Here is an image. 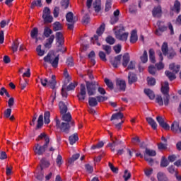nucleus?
I'll return each mask as SVG.
<instances>
[{
    "label": "nucleus",
    "instance_id": "obj_1",
    "mask_svg": "<svg viewBox=\"0 0 181 181\" xmlns=\"http://www.w3.org/2000/svg\"><path fill=\"white\" fill-rule=\"evenodd\" d=\"M44 37H47L46 42L44 45L45 49H51L53 42H54V35H53V30L49 27H45L43 31Z\"/></svg>",
    "mask_w": 181,
    "mask_h": 181
},
{
    "label": "nucleus",
    "instance_id": "obj_2",
    "mask_svg": "<svg viewBox=\"0 0 181 181\" xmlns=\"http://www.w3.org/2000/svg\"><path fill=\"white\" fill-rule=\"evenodd\" d=\"M56 122V127L58 129H60L61 132H64V134H69L70 132V128L71 127H74V122H72L71 123L69 122H60V120L59 119H55Z\"/></svg>",
    "mask_w": 181,
    "mask_h": 181
},
{
    "label": "nucleus",
    "instance_id": "obj_3",
    "mask_svg": "<svg viewBox=\"0 0 181 181\" xmlns=\"http://www.w3.org/2000/svg\"><path fill=\"white\" fill-rule=\"evenodd\" d=\"M43 60L44 62H45V63H49V64H51V66H52L54 69H57V67L59 66V55L54 57V54H52V52H48L47 56L44 57Z\"/></svg>",
    "mask_w": 181,
    "mask_h": 181
},
{
    "label": "nucleus",
    "instance_id": "obj_4",
    "mask_svg": "<svg viewBox=\"0 0 181 181\" xmlns=\"http://www.w3.org/2000/svg\"><path fill=\"white\" fill-rule=\"evenodd\" d=\"M86 86L87 89L88 95H94L97 91L98 87V83L95 81H86Z\"/></svg>",
    "mask_w": 181,
    "mask_h": 181
},
{
    "label": "nucleus",
    "instance_id": "obj_5",
    "mask_svg": "<svg viewBox=\"0 0 181 181\" xmlns=\"http://www.w3.org/2000/svg\"><path fill=\"white\" fill-rule=\"evenodd\" d=\"M169 92V83L168 81L164 82V86L161 87V93H163V100H164V105L165 106H168L170 101V95Z\"/></svg>",
    "mask_w": 181,
    "mask_h": 181
},
{
    "label": "nucleus",
    "instance_id": "obj_6",
    "mask_svg": "<svg viewBox=\"0 0 181 181\" xmlns=\"http://www.w3.org/2000/svg\"><path fill=\"white\" fill-rule=\"evenodd\" d=\"M49 146V141H47V143H45L43 146H40L39 144H36L34 146L33 151L35 155H38V156H41L46 152V149H47Z\"/></svg>",
    "mask_w": 181,
    "mask_h": 181
},
{
    "label": "nucleus",
    "instance_id": "obj_7",
    "mask_svg": "<svg viewBox=\"0 0 181 181\" xmlns=\"http://www.w3.org/2000/svg\"><path fill=\"white\" fill-rule=\"evenodd\" d=\"M105 30V24L103 23L96 30V33L98 35H95L90 39L91 42H93V40H95V42H93V45L96 43L98 46H101V43L98 42V36H101L103 33H104Z\"/></svg>",
    "mask_w": 181,
    "mask_h": 181
},
{
    "label": "nucleus",
    "instance_id": "obj_8",
    "mask_svg": "<svg viewBox=\"0 0 181 181\" xmlns=\"http://www.w3.org/2000/svg\"><path fill=\"white\" fill-rule=\"evenodd\" d=\"M42 19L44 23H52L53 22V16L50 15V8L49 7H45L42 11Z\"/></svg>",
    "mask_w": 181,
    "mask_h": 181
},
{
    "label": "nucleus",
    "instance_id": "obj_9",
    "mask_svg": "<svg viewBox=\"0 0 181 181\" xmlns=\"http://www.w3.org/2000/svg\"><path fill=\"white\" fill-rule=\"evenodd\" d=\"M125 32V28L122 27L120 29H119L116 32V37L119 40H122V42H126V40H128V33H124Z\"/></svg>",
    "mask_w": 181,
    "mask_h": 181
},
{
    "label": "nucleus",
    "instance_id": "obj_10",
    "mask_svg": "<svg viewBox=\"0 0 181 181\" xmlns=\"http://www.w3.org/2000/svg\"><path fill=\"white\" fill-rule=\"evenodd\" d=\"M156 120L158 122V123L159 124V125L165 131H168L170 129V125L165 122V119H163V117H162V116H157L156 117Z\"/></svg>",
    "mask_w": 181,
    "mask_h": 181
},
{
    "label": "nucleus",
    "instance_id": "obj_11",
    "mask_svg": "<svg viewBox=\"0 0 181 181\" xmlns=\"http://www.w3.org/2000/svg\"><path fill=\"white\" fill-rule=\"evenodd\" d=\"M116 86L119 91H125L127 90V82L122 79L116 80Z\"/></svg>",
    "mask_w": 181,
    "mask_h": 181
},
{
    "label": "nucleus",
    "instance_id": "obj_12",
    "mask_svg": "<svg viewBox=\"0 0 181 181\" xmlns=\"http://www.w3.org/2000/svg\"><path fill=\"white\" fill-rule=\"evenodd\" d=\"M86 95H87V92L86 91V85L81 83L80 92L77 95L79 101H84V100H86Z\"/></svg>",
    "mask_w": 181,
    "mask_h": 181
},
{
    "label": "nucleus",
    "instance_id": "obj_13",
    "mask_svg": "<svg viewBox=\"0 0 181 181\" xmlns=\"http://www.w3.org/2000/svg\"><path fill=\"white\" fill-rule=\"evenodd\" d=\"M157 54L160 58V62L156 64V66L158 71H160L165 68V64L162 62H163V54L160 50L157 51Z\"/></svg>",
    "mask_w": 181,
    "mask_h": 181
},
{
    "label": "nucleus",
    "instance_id": "obj_14",
    "mask_svg": "<svg viewBox=\"0 0 181 181\" xmlns=\"http://www.w3.org/2000/svg\"><path fill=\"white\" fill-rule=\"evenodd\" d=\"M58 105L59 108V112L61 115L67 113V111L69 110L67 105H69V103L60 101Z\"/></svg>",
    "mask_w": 181,
    "mask_h": 181
},
{
    "label": "nucleus",
    "instance_id": "obj_15",
    "mask_svg": "<svg viewBox=\"0 0 181 181\" xmlns=\"http://www.w3.org/2000/svg\"><path fill=\"white\" fill-rule=\"evenodd\" d=\"M122 141L118 140L117 138H115V140H112V143H109L107 144V146L110 148L112 152H115V146L117 145H122Z\"/></svg>",
    "mask_w": 181,
    "mask_h": 181
},
{
    "label": "nucleus",
    "instance_id": "obj_16",
    "mask_svg": "<svg viewBox=\"0 0 181 181\" xmlns=\"http://www.w3.org/2000/svg\"><path fill=\"white\" fill-rule=\"evenodd\" d=\"M121 59H122V55L119 54L110 60V63L115 69H117L119 63H121Z\"/></svg>",
    "mask_w": 181,
    "mask_h": 181
},
{
    "label": "nucleus",
    "instance_id": "obj_17",
    "mask_svg": "<svg viewBox=\"0 0 181 181\" xmlns=\"http://www.w3.org/2000/svg\"><path fill=\"white\" fill-rule=\"evenodd\" d=\"M170 130L173 133H177L178 131L181 133V127H180L179 122L174 120L173 122L171 124Z\"/></svg>",
    "mask_w": 181,
    "mask_h": 181
},
{
    "label": "nucleus",
    "instance_id": "obj_18",
    "mask_svg": "<svg viewBox=\"0 0 181 181\" xmlns=\"http://www.w3.org/2000/svg\"><path fill=\"white\" fill-rule=\"evenodd\" d=\"M152 14L154 18H160V16H162V7L160 6L154 7L152 11Z\"/></svg>",
    "mask_w": 181,
    "mask_h": 181
},
{
    "label": "nucleus",
    "instance_id": "obj_19",
    "mask_svg": "<svg viewBox=\"0 0 181 181\" xmlns=\"http://www.w3.org/2000/svg\"><path fill=\"white\" fill-rule=\"evenodd\" d=\"M66 21L69 22V23H76V22H77V19H76V17H74V14L71 11H69L66 13Z\"/></svg>",
    "mask_w": 181,
    "mask_h": 181
},
{
    "label": "nucleus",
    "instance_id": "obj_20",
    "mask_svg": "<svg viewBox=\"0 0 181 181\" xmlns=\"http://www.w3.org/2000/svg\"><path fill=\"white\" fill-rule=\"evenodd\" d=\"M55 39L57 43H58V47H62V43H63L64 37H63V33L62 32H57L55 34Z\"/></svg>",
    "mask_w": 181,
    "mask_h": 181
},
{
    "label": "nucleus",
    "instance_id": "obj_21",
    "mask_svg": "<svg viewBox=\"0 0 181 181\" xmlns=\"http://www.w3.org/2000/svg\"><path fill=\"white\" fill-rule=\"evenodd\" d=\"M57 85V81H56V76L52 75L51 80L48 81V87H50L52 90H54L56 88V86Z\"/></svg>",
    "mask_w": 181,
    "mask_h": 181
},
{
    "label": "nucleus",
    "instance_id": "obj_22",
    "mask_svg": "<svg viewBox=\"0 0 181 181\" xmlns=\"http://www.w3.org/2000/svg\"><path fill=\"white\" fill-rule=\"evenodd\" d=\"M157 25H158V29L155 32V34L158 36L162 35V33L166 31L167 27L165 25L160 26V22H158Z\"/></svg>",
    "mask_w": 181,
    "mask_h": 181
},
{
    "label": "nucleus",
    "instance_id": "obj_23",
    "mask_svg": "<svg viewBox=\"0 0 181 181\" xmlns=\"http://www.w3.org/2000/svg\"><path fill=\"white\" fill-rule=\"evenodd\" d=\"M169 69L170 71H173V73L177 74L180 69V65L175 64V63L170 64Z\"/></svg>",
    "mask_w": 181,
    "mask_h": 181
},
{
    "label": "nucleus",
    "instance_id": "obj_24",
    "mask_svg": "<svg viewBox=\"0 0 181 181\" xmlns=\"http://www.w3.org/2000/svg\"><path fill=\"white\" fill-rule=\"evenodd\" d=\"M146 121L148 122V124L153 128V130H156L158 129V124L153 119V118L149 117L146 118Z\"/></svg>",
    "mask_w": 181,
    "mask_h": 181
},
{
    "label": "nucleus",
    "instance_id": "obj_25",
    "mask_svg": "<svg viewBox=\"0 0 181 181\" xmlns=\"http://www.w3.org/2000/svg\"><path fill=\"white\" fill-rule=\"evenodd\" d=\"M180 2L178 0H175L173 8H171V11L178 14L180 12Z\"/></svg>",
    "mask_w": 181,
    "mask_h": 181
},
{
    "label": "nucleus",
    "instance_id": "obj_26",
    "mask_svg": "<svg viewBox=\"0 0 181 181\" xmlns=\"http://www.w3.org/2000/svg\"><path fill=\"white\" fill-rule=\"evenodd\" d=\"M62 121H64V122H68L69 124H71V122H74L71 121V114H70V112L68 113H65L62 115Z\"/></svg>",
    "mask_w": 181,
    "mask_h": 181
},
{
    "label": "nucleus",
    "instance_id": "obj_27",
    "mask_svg": "<svg viewBox=\"0 0 181 181\" xmlns=\"http://www.w3.org/2000/svg\"><path fill=\"white\" fill-rule=\"evenodd\" d=\"M136 81V74L129 72L128 74V83L129 84H134Z\"/></svg>",
    "mask_w": 181,
    "mask_h": 181
},
{
    "label": "nucleus",
    "instance_id": "obj_28",
    "mask_svg": "<svg viewBox=\"0 0 181 181\" xmlns=\"http://www.w3.org/2000/svg\"><path fill=\"white\" fill-rule=\"evenodd\" d=\"M149 60L152 64L156 63V59L155 57V50L151 48L148 51Z\"/></svg>",
    "mask_w": 181,
    "mask_h": 181
},
{
    "label": "nucleus",
    "instance_id": "obj_29",
    "mask_svg": "<svg viewBox=\"0 0 181 181\" xmlns=\"http://www.w3.org/2000/svg\"><path fill=\"white\" fill-rule=\"evenodd\" d=\"M144 155V158L145 156L155 157L156 156V151H155V150H151V148H146Z\"/></svg>",
    "mask_w": 181,
    "mask_h": 181
},
{
    "label": "nucleus",
    "instance_id": "obj_30",
    "mask_svg": "<svg viewBox=\"0 0 181 181\" xmlns=\"http://www.w3.org/2000/svg\"><path fill=\"white\" fill-rule=\"evenodd\" d=\"M144 93L149 98L150 100L155 99V92L150 88H145Z\"/></svg>",
    "mask_w": 181,
    "mask_h": 181
},
{
    "label": "nucleus",
    "instance_id": "obj_31",
    "mask_svg": "<svg viewBox=\"0 0 181 181\" xmlns=\"http://www.w3.org/2000/svg\"><path fill=\"white\" fill-rule=\"evenodd\" d=\"M69 141L70 145H74V144L77 142V141H78V135L77 134V133H75L69 136Z\"/></svg>",
    "mask_w": 181,
    "mask_h": 181
},
{
    "label": "nucleus",
    "instance_id": "obj_32",
    "mask_svg": "<svg viewBox=\"0 0 181 181\" xmlns=\"http://www.w3.org/2000/svg\"><path fill=\"white\" fill-rule=\"evenodd\" d=\"M129 54L126 53L123 55V59H122V66L123 67H127L128 64L129 63Z\"/></svg>",
    "mask_w": 181,
    "mask_h": 181
},
{
    "label": "nucleus",
    "instance_id": "obj_33",
    "mask_svg": "<svg viewBox=\"0 0 181 181\" xmlns=\"http://www.w3.org/2000/svg\"><path fill=\"white\" fill-rule=\"evenodd\" d=\"M45 139V144L47 143V141H48V144H50V138H49V136L46 134V133H41L38 137L36 139V141H40V139Z\"/></svg>",
    "mask_w": 181,
    "mask_h": 181
},
{
    "label": "nucleus",
    "instance_id": "obj_34",
    "mask_svg": "<svg viewBox=\"0 0 181 181\" xmlns=\"http://www.w3.org/2000/svg\"><path fill=\"white\" fill-rule=\"evenodd\" d=\"M88 104L90 107H97V105H98V100H97V98L90 97L88 98Z\"/></svg>",
    "mask_w": 181,
    "mask_h": 181
},
{
    "label": "nucleus",
    "instance_id": "obj_35",
    "mask_svg": "<svg viewBox=\"0 0 181 181\" xmlns=\"http://www.w3.org/2000/svg\"><path fill=\"white\" fill-rule=\"evenodd\" d=\"M35 6H37V8H42V6H43L42 0H33L30 5L31 9H35Z\"/></svg>",
    "mask_w": 181,
    "mask_h": 181
},
{
    "label": "nucleus",
    "instance_id": "obj_36",
    "mask_svg": "<svg viewBox=\"0 0 181 181\" xmlns=\"http://www.w3.org/2000/svg\"><path fill=\"white\" fill-rule=\"evenodd\" d=\"M41 164H40V169L41 170H43V169L46 168H49L50 166V162L49 160H46V158H42L41 160Z\"/></svg>",
    "mask_w": 181,
    "mask_h": 181
},
{
    "label": "nucleus",
    "instance_id": "obj_37",
    "mask_svg": "<svg viewBox=\"0 0 181 181\" xmlns=\"http://www.w3.org/2000/svg\"><path fill=\"white\" fill-rule=\"evenodd\" d=\"M95 11L98 13L101 11V0H95L93 3Z\"/></svg>",
    "mask_w": 181,
    "mask_h": 181
},
{
    "label": "nucleus",
    "instance_id": "obj_38",
    "mask_svg": "<svg viewBox=\"0 0 181 181\" xmlns=\"http://www.w3.org/2000/svg\"><path fill=\"white\" fill-rule=\"evenodd\" d=\"M52 27H53L54 32H57L59 30H63V26L62 25V23H60V22L59 21L54 22L52 24Z\"/></svg>",
    "mask_w": 181,
    "mask_h": 181
},
{
    "label": "nucleus",
    "instance_id": "obj_39",
    "mask_svg": "<svg viewBox=\"0 0 181 181\" xmlns=\"http://www.w3.org/2000/svg\"><path fill=\"white\" fill-rule=\"evenodd\" d=\"M124 118V114L119 112L117 113L113 114L110 118V121H114V119H122Z\"/></svg>",
    "mask_w": 181,
    "mask_h": 181
},
{
    "label": "nucleus",
    "instance_id": "obj_40",
    "mask_svg": "<svg viewBox=\"0 0 181 181\" xmlns=\"http://www.w3.org/2000/svg\"><path fill=\"white\" fill-rule=\"evenodd\" d=\"M19 47V40L16 39L15 41L13 42L11 45V49L13 53L18 52V48Z\"/></svg>",
    "mask_w": 181,
    "mask_h": 181
},
{
    "label": "nucleus",
    "instance_id": "obj_41",
    "mask_svg": "<svg viewBox=\"0 0 181 181\" xmlns=\"http://www.w3.org/2000/svg\"><path fill=\"white\" fill-rule=\"evenodd\" d=\"M157 178L158 181H168V178L165 173H158Z\"/></svg>",
    "mask_w": 181,
    "mask_h": 181
},
{
    "label": "nucleus",
    "instance_id": "obj_42",
    "mask_svg": "<svg viewBox=\"0 0 181 181\" xmlns=\"http://www.w3.org/2000/svg\"><path fill=\"white\" fill-rule=\"evenodd\" d=\"M161 51L164 56H167L169 49H168V43L166 42H164L163 44L162 45Z\"/></svg>",
    "mask_w": 181,
    "mask_h": 181
},
{
    "label": "nucleus",
    "instance_id": "obj_43",
    "mask_svg": "<svg viewBox=\"0 0 181 181\" xmlns=\"http://www.w3.org/2000/svg\"><path fill=\"white\" fill-rule=\"evenodd\" d=\"M44 121L47 125L50 124V112L47 111L44 113Z\"/></svg>",
    "mask_w": 181,
    "mask_h": 181
},
{
    "label": "nucleus",
    "instance_id": "obj_44",
    "mask_svg": "<svg viewBox=\"0 0 181 181\" xmlns=\"http://www.w3.org/2000/svg\"><path fill=\"white\" fill-rule=\"evenodd\" d=\"M136 42V30H133L131 33L130 43Z\"/></svg>",
    "mask_w": 181,
    "mask_h": 181
},
{
    "label": "nucleus",
    "instance_id": "obj_45",
    "mask_svg": "<svg viewBox=\"0 0 181 181\" xmlns=\"http://www.w3.org/2000/svg\"><path fill=\"white\" fill-rule=\"evenodd\" d=\"M37 35H39V30L37 28H34L30 32V37L32 39H37Z\"/></svg>",
    "mask_w": 181,
    "mask_h": 181
},
{
    "label": "nucleus",
    "instance_id": "obj_46",
    "mask_svg": "<svg viewBox=\"0 0 181 181\" xmlns=\"http://www.w3.org/2000/svg\"><path fill=\"white\" fill-rule=\"evenodd\" d=\"M165 74L170 81H173L176 78L175 74L173 72H170L169 71H165Z\"/></svg>",
    "mask_w": 181,
    "mask_h": 181
},
{
    "label": "nucleus",
    "instance_id": "obj_47",
    "mask_svg": "<svg viewBox=\"0 0 181 181\" xmlns=\"http://www.w3.org/2000/svg\"><path fill=\"white\" fill-rule=\"evenodd\" d=\"M177 55L174 49L171 48L169 49L167 57L168 59H173Z\"/></svg>",
    "mask_w": 181,
    "mask_h": 181
},
{
    "label": "nucleus",
    "instance_id": "obj_48",
    "mask_svg": "<svg viewBox=\"0 0 181 181\" xmlns=\"http://www.w3.org/2000/svg\"><path fill=\"white\" fill-rule=\"evenodd\" d=\"M78 158H80V153L74 154L71 158H69V160H68V163H69L70 165H71V163H74V162H76V160H77Z\"/></svg>",
    "mask_w": 181,
    "mask_h": 181
},
{
    "label": "nucleus",
    "instance_id": "obj_49",
    "mask_svg": "<svg viewBox=\"0 0 181 181\" xmlns=\"http://www.w3.org/2000/svg\"><path fill=\"white\" fill-rule=\"evenodd\" d=\"M41 127H43V115H40L38 117L36 129H39Z\"/></svg>",
    "mask_w": 181,
    "mask_h": 181
},
{
    "label": "nucleus",
    "instance_id": "obj_50",
    "mask_svg": "<svg viewBox=\"0 0 181 181\" xmlns=\"http://www.w3.org/2000/svg\"><path fill=\"white\" fill-rule=\"evenodd\" d=\"M105 42L106 43H107L108 45H112L115 43V38H114V37L111 36V35H108L106 38H105Z\"/></svg>",
    "mask_w": 181,
    "mask_h": 181
},
{
    "label": "nucleus",
    "instance_id": "obj_51",
    "mask_svg": "<svg viewBox=\"0 0 181 181\" xmlns=\"http://www.w3.org/2000/svg\"><path fill=\"white\" fill-rule=\"evenodd\" d=\"M140 59L143 64L148 62V52L146 50L144 51V54L141 56Z\"/></svg>",
    "mask_w": 181,
    "mask_h": 181
},
{
    "label": "nucleus",
    "instance_id": "obj_52",
    "mask_svg": "<svg viewBox=\"0 0 181 181\" xmlns=\"http://www.w3.org/2000/svg\"><path fill=\"white\" fill-rule=\"evenodd\" d=\"M105 83L107 87H108L109 89L114 90V83H112V81H111V80L105 78Z\"/></svg>",
    "mask_w": 181,
    "mask_h": 181
},
{
    "label": "nucleus",
    "instance_id": "obj_53",
    "mask_svg": "<svg viewBox=\"0 0 181 181\" xmlns=\"http://www.w3.org/2000/svg\"><path fill=\"white\" fill-rule=\"evenodd\" d=\"M147 82L149 86H154L156 85V79L153 77H147Z\"/></svg>",
    "mask_w": 181,
    "mask_h": 181
},
{
    "label": "nucleus",
    "instance_id": "obj_54",
    "mask_svg": "<svg viewBox=\"0 0 181 181\" xmlns=\"http://www.w3.org/2000/svg\"><path fill=\"white\" fill-rule=\"evenodd\" d=\"M66 63L69 67H74V60L73 59V57H68Z\"/></svg>",
    "mask_w": 181,
    "mask_h": 181
},
{
    "label": "nucleus",
    "instance_id": "obj_55",
    "mask_svg": "<svg viewBox=\"0 0 181 181\" xmlns=\"http://www.w3.org/2000/svg\"><path fill=\"white\" fill-rule=\"evenodd\" d=\"M163 98L160 95H157L156 98V102L158 103L160 106H163Z\"/></svg>",
    "mask_w": 181,
    "mask_h": 181
},
{
    "label": "nucleus",
    "instance_id": "obj_56",
    "mask_svg": "<svg viewBox=\"0 0 181 181\" xmlns=\"http://www.w3.org/2000/svg\"><path fill=\"white\" fill-rule=\"evenodd\" d=\"M103 146H104V142L99 141L96 145H93L90 149L94 151L95 149H100V148H103Z\"/></svg>",
    "mask_w": 181,
    "mask_h": 181
},
{
    "label": "nucleus",
    "instance_id": "obj_57",
    "mask_svg": "<svg viewBox=\"0 0 181 181\" xmlns=\"http://www.w3.org/2000/svg\"><path fill=\"white\" fill-rule=\"evenodd\" d=\"M88 59H90L93 64H95V59H94V57H95V52L94 51H91L88 55Z\"/></svg>",
    "mask_w": 181,
    "mask_h": 181
},
{
    "label": "nucleus",
    "instance_id": "obj_58",
    "mask_svg": "<svg viewBox=\"0 0 181 181\" xmlns=\"http://www.w3.org/2000/svg\"><path fill=\"white\" fill-rule=\"evenodd\" d=\"M102 49L105 51L106 54H111V46L103 45H102Z\"/></svg>",
    "mask_w": 181,
    "mask_h": 181
},
{
    "label": "nucleus",
    "instance_id": "obj_59",
    "mask_svg": "<svg viewBox=\"0 0 181 181\" xmlns=\"http://www.w3.org/2000/svg\"><path fill=\"white\" fill-rule=\"evenodd\" d=\"M38 56H45V50H42V45H39L36 48Z\"/></svg>",
    "mask_w": 181,
    "mask_h": 181
},
{
    "label": "nucleus",
    "instance_id": "obj_60",
    "mask_svg": "<svg viewBox=\"0 0 181 181\" xmlns=\"http://www.w3.org/2000/svg\"><path fill=\"white\" fill-rule=\"evenodd\" d=\"M148 72L151 75L155 76V74H156V67L153 65H150L148 66Z\"/></svg>",
    "mask_w": 181,
    "mask_h": 181
},
{
    "label": "nucleus",
    "instance_id": "obj_61",
    "mask_svg": "<svg viewBox=\"0 0 181 181\" xmlns=\"http://www.w3.org/2000/svg\"><path fill=\"white\" fill-rule=\"evenodd\" d=\"M69 4H70V1L69 0H62L61 1V6L64 9H67V8H69Z\"/></svg>",
    "mask_w": 181,
    "mask_h": 181
},
{
    "label": "nucleus",
    "instance_id": "obj_62",
    "mask_svg": "<svg viewBox=\"0 0 181 181\" xmlns=\"http://www.w3.org/2000/svg\"><path fill=\"white\" fill-rule=\"evenodd\" d=\"M123 178L124 179V181H128L129 179H131V173H129L128 170H124Z\"/></svg>",
    "mask_w": 181,
    "mask_h": 181
},
{
    "label": "nucleus",
    "instance_id": "obj_63",
    "mask_svg": "<svg viewBox=\"0 0 181 181\" xmlns=\"http://www.w3.org/2000/svg\"><path fill=\"white\" fill-rule=\"evenodd\" d=\"M98 56H99L100 60H102V62H107V56L104 52L100 51Z\"/></svg>",
    "mask_w": 181,
    "mask_h": 181
},
{
    "label": "nucleus",
    "instance_id": "obj_64",
    "mask_svg": "<svg viewBox=\"0 0 181 181\" xmlns=\"http://www.w3.org/2000/svg\"><path fill=\"white\" fill-rule=\"evenodd\" d=\"M169 165V163L165 157H163L161 161H160V167L161 168H166Z\"/></svg>",
    "mask_w": 181,
    "mask_h": 181
}]
</instances>
